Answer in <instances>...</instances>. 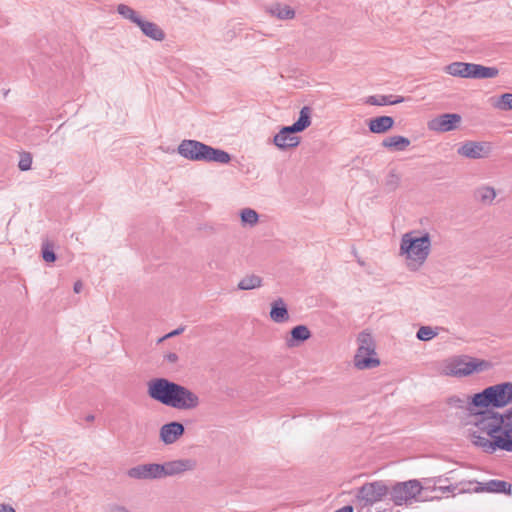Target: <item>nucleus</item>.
<instances>
[{"label":"nucleus","instance_id":"obj_25","mask_svg":"<svg viewBox=\"0 0 512 512\" xmlns=\"http://www.w3.org/2000/svg\"><path fill=\"white\" fill-rule=\"evenodd\" d=\"M471 441L475 446L481 448L486 453H494L498 451L495 445V439L487 434L486 436H482L473 433L471 435Z\"/></svg>","mask_w":512,"mask_h":512},{"label":"nucleus","instance_id":"obj_31","mask_svg":"<svg viewBox=\"0 0 512 512\" xmlns=\"http://www.w3.org/2000/svg\"><path fill=\"white\" fill-rule=\"evenodd\" d=\"M117 12L125 19H129L134 24H138L141 20V17L138 15V13L132 9L130 6L126 4H119L117 6Z\"/></svg>","mask_w":512,"mask_h":512},{"label":"nucleus","instance_id":"obj_8","mask_svg":"<svg viewBox=\"0 0 512 512\" xmlns=\"http://www.w3.org/2000/svg\"><path fill=\"white\" fill-rule=\"evenodd\" d=\"M498 73L496 67L465 62L450 63V75L462 78L487 79L496 77Z\"/></svg>","mask_w":512,"mask_h":512},{"label":"nucleus","instance_id":"obj_6","mask_svg":"<svg viewBox=\"0 0 512 512\" xmlns=\"http://www.w3.org/2000/svg\"><path fill=\"white\" fill-rule=\"evenodd\" d=\"M422 490V484L416 479L396 482L389 487V496L394 505L409 506L421 500Z\"/></svg>","mask_w":512,"mask_h":512},{"label":"nucleus","instance_id":"obj_2","mask_svg":"<svg viewBox=\"0 0 512 512\" xmlns=\"http://www.w3.org/2000/svg\"><path fill=\"white\" fill-rule=\"evenodd\" d=\"M478 427L483 433L495 439L497 450L512 453V416L507 411L482 417Z\"/></svg>","mask_w":512,"mask_h":512},{"label":"nucleus","instance_id":"obj_16","mask_svg":"<svg viewBox=\"0 0 512 512\" xmlns=\"http://www.w3.org/2000/svg\"><path fill=\"white\" fill-rule=\"evenodd\" d=\"M298 133L293 127L284 126L281 130L274 136L273 143L281 150H287L290 148H295L300 143V137L295 136L294 134Z\"/></svg>","mask_w":512,"mask_h":512},{"label":"nucleus","instance_id":"obj_27","mask_svg":"<svg viewBox=\"0 0 512 512\" xmlns=\"http://www.w3.org/2000/svg\"><path fill=\"white\" fill-rule=\"evenodd\" d=\"M311 113V108L309 106H304L300 110L298 120L291 125L293 129L299 133L308 128L311 125Z\"/></svg>","mask_w":512,"mask_h":512},{"label":"nucleus","instance_id":"obj_42","mask_svg":"<svg viewBox=\"0 0 512 512\" xmlns=\"http://www.w3.org/2000/svg\"><path fill=\"white\" fill-rule=\"evenodd\" d=\"M165 359L170 363H175L178 361V355L174 352H170L165 356Z\"/></svg>","mask_w":512,"mask_h":512},{"label":"nucleus","instance_id":"obj_34","mask_svg":"<svg viewBox=\"0 0 512 512\" xmlns=\"http://www.w3.org/2000/svg\"><path fill=\"white\" fill-rule=\"evenodd\" d=\"M438 335V328L433 329L430 326H422L417 331L416 337L421 341H429Z\"/></svg>","mask_w":512,"mask_h":512},{"label":"nucleus","instance_id":"obj_36","mask_svg":"<svg viewBox=\"0 0 512 512\" xmlns=\"http://www.w3.org/2000/svg\"><path fill=\"white\" fill-rule=\"evenodd\" d=\"M400 184V176L394 171H390L387 175L385 185L386 187L393 191L395 190Z\"/></svg>","mask_w":512,"mask_h":512},{"label":"nucleus","instance_id":"obj_38","mask_svg":"<svg viewBox=\"0 0 512 512\" xmlns=\"http://www.w3.org/2000/svg\"><path fill=\"white\" fill-rule=\"evenodd\" d=\"M184 331V328L183 327H179L171 332H169L168 334H166L165 336H163L162 338L159 339V342L165 340V339H168V338H171V337H174V336H177L179 334H181L182 332Z\"/></svg>","mask_w":512,"mask_h":512},{"label":"nucleus","instance_id":"obj_21","mask_svg":"<svg viewBox=\"0 0 512 512\" xmlns=\"http://www.w3.org/2000/svg\"><path fill=\"white\" fill-rule=\"evenodd\" d=\"M290 335V338L286 340V344L288 347H295L308 340L311 337V332L307 326L297 325L291 329Z\"/></svg>","mask_w":512,"mask_h":512},{"label":"nucleus","instance_id":"obj_7","mask_svg":"<svg viewBox=\"0 0 512 512\" xmlns=\"http://www.w3.org/2000/svg\"><path fill=\"white\" fill-rule=\"evenodd\" d=\"M358 349L354 357V364L358 369H372L380 364L376 357L375 342L370 333L362 332L358 337Z\"/></svg>","mask_w":512,"mask_h":512},{"label":"nucleus","instance_id":"obj_13","mask_svg":"<svg viewBox=\"0 0 512 512\" xmlns=\"http://www.w3.org/2000/svg\"><path fill=\"white\" fill-rule=\"evenodd\" d=\"M491 151L492 147L491 144L488 142L468 141L458 148V153L461 156L471 159H480L488 157Z\"/></svg>","mask_w":512,"mask_h":512},{"label":"nucleus","instance_id":"obj_14","mask_svg":"<svg viewBox=\"0 0 512 512\" xmlns=\"http://www.w3.org/2000/svg\"><path fill=\"white\" fill-rule=\"evenodd\" d=\"M206 144L197 140H183L178 146V153L191 161H203Z\"/></svg>","mask_w":512,"mask_h":512},{"label":"nucleus","instance_id":"obj_23","mask_svg":"<svg viewBox=\"0 0 512 512\" xmlns=\"http://www.w3.org/2000/svg\"><path fill=\"white\" fill-rule=\"evenodd\" d=\"M410 143L411 142L407 137L394 135L383 139L381 145L390 151L400 152L406 150Z\"/></svg>","mask_w":512,"mask_h":512},{"label":"nucleus","instance_id":"obj_26","mask_svg":"<svg viewBox=\"0 0 512 512\" xmlns=\"http://www.w3.org/2000/svg\"><path fill=\"white\" fill-rule=\"evenodd\" d=\"M404 101L405 98L402 96L394 97L393 95H372L367 98L366 103L374 106H386L395 105Z\"/></svg>","mask_w":512,"mask_h":512},{"label":"nucleus","instance_id":"obj_35","mask_svg":"<svg viewBox=\"0 0 512 512\" xmlns=\"http://www.w3.org/2000/svg\"><path fill=\"white\" fill-rule=\"evenodd\" d=\"M32 165V155L30 152H22L20 153V160L18 163V167L21 171H28L31 169Z\"/></svg>","mask_w":512,"mask_h":512},{"label":"nucleus","instance_id":"obj_30","mask_svg":"<svg viewBox=\"0 0 512 512\" xmlns=\"http://www.w3.org/2000/svg\"><path fill=\"white\" fill-rule=\"evenodd\" d=\"M261 286L262 278L254 274L244 277L238 283V289L240 290H252Z\"/></svg>","mask_w":512,"mask_h":512},{"label":"nucleus","instance_id":"obj_46","mask_svg":"<svg viewBox=\"0 0 512 512\" xmlns=\"http://www.w3.org/2000/svg\"><path fill=\"white\" fill-rule=\"evenodd\" d=\"M86 420L89 421V422L93 421L94 420V415H88L86 417Z\"/></svg>","mask_w":512,"mask_h":512},{"label":"nucleus","instance_id":"obj_40","mask_svg":"<svg viewBox=\"0 0 512 512\" xmlns=\"http://www.w3.org/2000/svg\"><path fill=\"white\" fill-rule=\"evenodd\" d=\"M108 512H130L125 506L114 504L109 507Z\"/></svg>","mask_w":512,"mask_h":512},{"label":"nucleus","instance_id":"obj_17","mask_svg":"<svg viewBox=\"0 0 512 512\" xmlns=\"http://www.w3.org/2000/svg\"><path fill=\"white\" fill-rule=\"evenodd\" d=\"M496 197L497 192L495 188L488 184L480 185L474 191L475 200L484 206L493 205Z\"/></svg>","mask_w":512,"mask_h":512},{"label":"nucleus","instance_id":"obj_10","mask_svg":"<svg viewBox=\"0 0 512 512\" xmlns=\"http://www.w3.org/2000/svg\"><path fill=\"white\" fill-rule=\"evenodd\" d=\"M160 463H144L127 470V476L134 480L152 481L162 479Z\"/></svg>","mask_w":512,"mask_h":512},{"label":"nucleus","instance_id":"obj_3","mask_svg":"<svg viewBox=\"0 0 512 512\" xmlns=\"http://www.w3.org/2000/svg\"><path fill=\"white\" fill-rule=\"evenodd\" d=\"M430 251V238L428 234L416 236L415 232H408L402 236L400 254L405 255L408 266L416 270L424 263Z\"/></svg>","mask_w":512,"mask_h":512},{"label":"nucleus","instance_id":"obj_47","mask_svg":"<svg viewBox=\"0 0 512 512\" xmlns=\"http://www.w3.org/2000/svg\"><path fill=\"white\" fill-rule=\"evenodd\" d=\"M358 263H359L361 266H363V265H364V262H363L362 260H360V259H358Z\"/></svg>","mask_w":512,"mask_h":512},{"label":"nucleus","instance_id":"obj_45","mask_svg":"<svg viewBox=\"0 0 512 512\" xmlns=\"http://www.w3.org/2000/svg\"><path fill=\"white\" fill-rule=\"evenodd\" d=\"M442 374L444 375H448V364H445L442 368Z\"/></svg>","mask_w":512,"mask_h":512},{"label":"nucleus","instance_id":"obj_5","mask_svg":"<svg viewBox=\"0 0 512 512\" xmlns=\"http://www.w3.org/2000/svg\"><path fill=\"white\" fill-rule=\"evenodd\" d=\"M493 364L490 361L471 357L468 355L455 356L450 359V376L459 378L468 377L475 373H483L491 370Z\"/></svg>","mask_w":512,"mask_h":512},{"label":"nucleus","instance_id":"obj_33","mask_svg":"<svg viewBox=\"0 0 512 512\" xmlns=\"http://www.w3.org/2000/svg\"><path fill=\"white\" fill-rule=\"evenodd\" d=\"M42 258L44 261L48 263L55 262L57 259V256L54 252V245L53 243L49 241H45L42 244Z\"/></svg>","mask_w":512,"mask_h":512},{"label":"nucleus","instance_id":"obj_22","mask_svg":"<svg viewBox=\"0 0 512 512\" xmlns=\"http://www.w3.org/2000/svg\"><path fill=\"white\" fill-rule=\"evenodd\" d=\"M270 318L275 323H284L289 319V313L286 304L282 298H278L271 304Z\"/></svg>","mask_w":512,"mask_h":512},{"label":"nucleus","instance_id":"obj_18","mask_svg":"<svg viewBox=\"0 0 512 512\" xmlns=\"http://www.w3.org/2000/svg\"><path fill=\"white\" fill-rule=\"evenodd\" d=\"M137 26L146 37H149L152 40L160 42L166 37L164 30L154 22L146 21L141 18Z\"/></svg>","mask_w":512,"mask_h":512},{"label":"nucleus","instance_id":"obj_19","mask_svg":"<svg viewBox=\"0 0 512 512\" xmlns=\"http://www.w3.org/2000/svg\"><path fill=\"white\" fill-rule=\"evenodd\" d=\"M230 161L231 155L228 152L219 148H214L206 144L202 162H215L219 164H227Z\"/></svg>","mask_w":512,"mask_h":512},{"label":"nucleus","instance_id":"obj_1","mask_svg":"<svg viewBox=\"0 0 512 512\" xmlns=\"http://www.w3.org/2000/svg\"><path fill=\"white\" fill-rule=\"evenodd\" d=\"M149 397L176 410H194L200 404L199 396L179 383L167 378H154L147 384Z\"/></svg>","mask_w":512,"mask_h":512},{"label":"nucleus","instance_id":"obj_9","mask_svg":"<svg viewBox=\"0 0 512 512\" xmlns=\"http://www.w3.org/2000/svg\"><path fill=\"white\" fill-rule=\"evenodd\" d=\"M389 495V486L384 481H374L362 485L357 494V498L362 507L372 506L382 501Z\"/></svg>","mask_w":512,"mask_h":512},{"label":"nucleus","instance_id":"obj_29","mask_svg":"<svg viewBox=\"0 0 512 512\" xmlns=\"http://www.w3.org/2000/svg\"><path fill=\"white\" fill-rule=\"evenodd\" d=\"M427 127L430 131L435 132H447L448 131V113H444L439 117L430 120L427 123Z\"/></svg>","mask_w":512,"mask_h":512},{"label":"nucleus","instance_id":"obj_24","mask_svg":"<svg viewBox=\"0 0 512 512\" xmlns=\"http://www.w3.org/2000/svg\"><path fill=\"white\" fill-rule=\"evenodd\" d=\"M267 13L279 20H290L295 18V10L289 5L275 3L266 9Z\"/></svg>","mask_w":512,"mask_h":512},{"label":"nucleus","instance_id":"obj_43","mask_svg":"<svg viewBox=\"0 0 512 512\" xmlns=\"http://www.w3.org/2000/svg\"><path fill=\"white\" fill-rule=\"evenodd\" d=\"M82 289V283L80 281H77L75 284H74V291L76 293H79Z\"/></svg>","mask_w":512,"mask_h":512},{"label":"nucleus","instance_id":"obj_20","mask_svg":"<svg viewBox=\"0 0 512 512\" xmlns=\"http://www.w3.org/2000/svg\"><path fill=\"white\" fill-rule=\"evenodd\" d=\"M394 119L391 116H379L369 120L368 127L370 132L383 134L394 126Z\"/></svg>","mask_w":512,"mask_h":512},{"label":"nucleus","instance_id":"obj_4","mask_svg":"<svg viewBox=\"0 0 512 512\" xmlns=\"http://www.w3.org/2000/svg\"><path fill=\"white\" fill-rule=\"evenodd\" d=\"M472 404L479 408L502 409L512 403V382H502L485 388L472 397Z\"/></svg>","mask_w":512,"mask_h":512},{"label":"nucleus","instance_id":"obj_37","mask_svg":"<svg viewBox=\"0 0 512 512\" xmlns=\"http://www.w3.org/2000/svg\"><path fill=\"white\" fill-rule=\"evenodd\" d=\"M460 122H461V116L460 115L450 113V116H449V127H450V130L456 129L459 126Z\"/></svg>","mask_w":512,"mask_h":512},{"label":"nucleus","instance_id":"obj_39","mask_svg":"<svg viewBox=\"0 0 512 512\" xmlns=\"http://www.w3.org/2000/svg\"><path fill=\"white\" fill-rule=\"evenodd\" d=\"M466 403V400L460 399L459 397H450V406L454 405L457 407H462Z\"/></svg>","mask_w":512,"mask_h":512},{"label":"nucleus","instance_id":"obj_12","mask_svg":"<svg viewBox=\"0 0 512 512\" xmlns=\"http://www.w3.org/2000/svg\"><path fill=\"white\" fill-rule=\"evenodd\" d=\"M196 465V461L189 458L164 462L160 464V467L162 468V479L166 477L181 475L187 471H192L195 469Z\"/></svg>","mask_w":512,"mask_h":512},{"label":"nucleus","instance_id":"obj_11","mask_svg":"<svg viewBox=\"0 0 512 512\" xmlns=\"http://www.w3.org/2000/svg\"><path fill=\"white\" fill-rule=\"evenodd\" d=\"M467 485V488H463L460 491L503 493L507 495H510L512 491V485L503 480H490L485 483L469 482Z\"/></svg>","mask_w":512,"mask_h":512},{"label":"nucleus","instance_id":"obj_32","mask_svg":"<svg viewBox=\"0 0 512 512\" xmlns=\"http://www.w3.org/2000/svg\"><path fill=\"white\" fill-rule=\"evenodd\" d=\"M240 218L243 225L254 226L258 222L259 215L251 208H244L240 212Z\"/></svg>","mask_w":512,"mask_h":512},{"label":"nucleus","instance_id":"obj_28","mask_svg":"<svg viewBox=\"0 0 512 512\" xmlns=\"http://www.w3.org/2000/svg\"><path fill=\"white\" fill-rule=\"evenodd\" d=\"M490 103L493 108L500 111L512 110V93H504L497 97H492Z\"/></svg>","mask_w":512,"mask_h":512},{"label":"nucleus","instance_id":"obj_44","mask_svg":"<svg viewBox=\"0 0 512 512\" xmlns=\"http://www.w3.org/2000/svg\"><path fill=\"white\" fill-rule=\"evenodd\" d=\"M335 512H353V508L351 506H344Z\"/></svg>","mask_w":512,"mask_h":512},{"label":"nucleus","instance_id":"obj_15","mask_svg":"<svg viewBox=\"0 0 512 512\" xmlns=\"http://www.w3.org/2000/svg\"><path fill=\"white\" fill-rule=\"evenodd\" d=\"M185 433V427L181 422L171 421L160 427L159 439L165 445L176 443Z\"/></svg>","mask_w":512,"mask_h":512},{"label":"nucleus","instance_id":"obj_41","mask_svg":"<svg viewBox=\"0 0 512 512\" xmlns=\"http://www.w3.org/2000/svg\"><path fill=\"white\" fill-rule=\"evenodd\" d=\"M0 512H16V510L10 504L2 503L0 504Z\"/></svg>","mask_w":512,"mask_h":512}]
</instances>
